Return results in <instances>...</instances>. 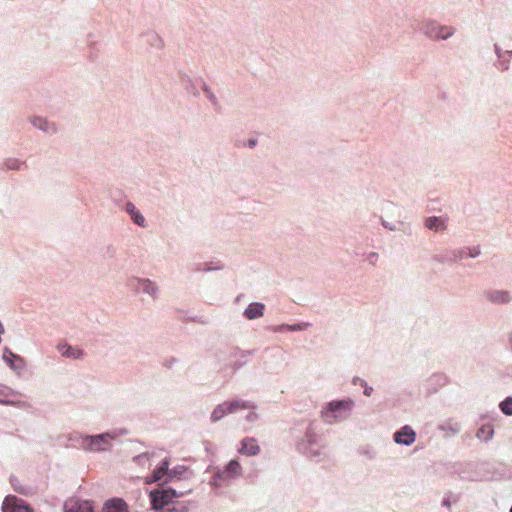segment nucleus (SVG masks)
I'll return each instance as SVG.
<instances>
[{
  "mask_svg": "<svg viewBox=\"0 0 512 512\" xmlns=\"http://www.w3.org/2000/svg\"><path fill=\"white\" fill-rule=\"evenodd\" d=\"M255 144H256V143H255V141H254V140L249 141V145H250L251 147H253Z\"/></svg>",
  "mask_w": 512,
  "mask_h": 512,
  "instance_id": "obj_30",
  "label": "nucleus"
},
{
  "mask_svg": "<svg viewBox=\"0 0 512 512\" xmlns=\"http://www.w3.org/2000/svg\"><path fill=\"white\" fill-rule=\"evenodd\" d=\"M180 496H182V493H177L173 489L154 490L150 493L152 508L155 510L168 508L172 506V503H175L173 499Z\"/></svg>",
  "mask_w": 512,
  "mask_h": 512,
  "instance_id": "obj_2",
  "label": "nucleus"
},
{
  "mask_svg": "<svg viewBox=\"0 0 512 512\" xmlns=\"http://www.w3.org/2000/svg\"><path fill=\"white\" fill-rule=\"evenodd\" d=\"M5 166L8 169H19L20 168V162L17 159H8L5 162Z\"/></svg>",
  "mask_w": 512,
  "mask_h": 512,
  "instance_id": "obj_23",
  "label": "nucleus"
},
{
  "mask_svg": "<svg viewBox=\"0 0 512 512\" xmlns=\"http://www.w3.org/2000/svg\"><path fill=\"white\" fill-rule=\"evenodd\" d=\"M353 407L351 400L332 401L328 404L326 410L322 412V416L328 421L332 422L338 418H345Z\"/></svg>",
  "mask_w": 512,
  "mask_h": 512,
  "instance_id": "obj_1",
  "label": "nucleus"
},
{
  "mask_svg": "<svg viewBox=\"0 0 512 512\" xmlns=\"http://www.w3.org/2000/svg\"><path fill=\"white\" fill-rule=\"evenodd\" d=\"M65 512H94L91 502L70 499L65 503Z\"/></svg>",
  "mask_w": 512,
  "mask_h": 512,
  "instance_id": "obj_7",
  "label": "nucleus"
},
{
  "mask_svg": "<svg viewBox=\"0 0 512 512\" xmlns=\"http://www.w3.org/2000/svg\"><path fill=\"white\" fill-rule=\"evenodd\" d=\"M113 437L108 434H100L96 436H91L87 439V448L90 451H104L110 447V441Z\"/></svg>",
  "mask_w": 512,
  "mask_h": 512,
  "instance_id": "obj_4",
  "label": "nucleus"
},
{
  "mask_svg": "<svg viewBox=\"0 0 512 512\" xmlns=\"http://www.w3.org/2000/svg\"><path fill=\"white\" fill-rule=\"evenodd\" d=\"M141 284H142V286H143V289H144L147 293L151 294L152 296H154V295H155L156 290H157V287H156L152 282H150V281H148V280H145V281H143Z\"/></svg>",
  "mask_w": 512,
  "mask_h": 512,
  "instance_id": "obj_22",
  "label": "nucleus"
},
{
  "mask_svg": "<svg viewBox=\"0 0 512 512\" xmlns=\"http://www.w3.org/2000/svg\"><path fill=\"white\" fill-rule=\"evenodd\" d=\"M494 429L492 425H483L477 432V437L483 441H488L493 437Z\"/></svg>",
  "mask_w": 512,
  "mask_h": 512,
  "instance_id": "obj_15",
  "label": "nucleus"
},
{
  "mask_svg": "<svg viewBox=\"0 0 512 512\" xmlns=\"http://www.w3.org/2000/svg\"><path fill=\"white\" fill-rule=\"evenodd\" d=\"M3 360L9 365V367L13 370H20L24 367V361L23 359L14 354L11 350L8 348L4 349L3 352Z\"/></svg>",
  "mask_w": 512,
  "mask_h": 512,
  "instance_id": "obj_9",
  "label": "nucleus"
},
{
  "mask_svg": "<svg viewBox=\"0 0 512 512\" xmlns=\"http://www.w3.org/2000/svg\"><path fill=\"white\" fill-rule=\"evenodd\" d=\"M102 512H128V506L121 499H113L105 503Z\"/></svg>",
  "mask_w": 512,
  "mask_h": 512,
  "instance_id": "obj_12",
  "label": "nucleus"
},
{
  "mask_svg": "<svg viewBox=\"0 0 512 512\" xmlns=\"http://www.w3.org/2000/svg\"><path fill=\"white\" fill-rule=\"evenodd\" d=\"M501 411L506 415H512V398H507L500 403Z\"/></svg>",
  "mask_w": 512,
  "mask_h": 512,
  "instance_id": "obj_21",
  "label": "nucleus"
},
{
  "mask_svg": "<svg viewBox=\"0 0 512 512\" xmlns=\"http://www.w3.org/2000/svg\"><path fill=\"white\" fill-rule=\"evenodd\" d=\"M127 211L129 212L131 217H134V213L137 212L135 206L133 204H131V203L127 204Z\"/></svg>",
  "mask_w": 512,
  "mask_h": 512,
  "instance_id": "obj_28",
  "label": "nucleus"
},
{
  "mask_svg": "<svg viewBox=\"0 0 512 512\" xmlns=\"http://www.w3.org/2000/svg\"><path fill=\"white\" fill-rule=\"evenodd\" d=\"M372 388L365 389V395L370 396Z\"/></svg>",
  "mask_w": 512,
  "mask_h": 512,
  "instance_id": "obj_29",
  "label": "nucleus"
},
{
  "mask_svg": "<svg viewBox=\"0 0 512 512\" xmlns=\"http://www.w3.org/2000/svg\"><path fill=\"white\" fill-rule=\"evenodd\" d=\"M265 306L262 303H251L244 311V315L247 319L254 320L263 316Z\"/></svg>",
  "mask_w": 512,
  "mask_h": 512,
  "instance_id": "obj_11",
  "label": "nucleus"
},
{
  "mask_svg": "<svg viewBox=\"0 0 512 512\" xmlns=\"http://www.w3.org/2000/svg\"><path fill=\"white\" fill-rule=\"evenodd\" d=\"M426 227L434 229L436 231L445 229V225L442 219L438 217H430L426 220Z\"/></svg>",
  "mask_w": 512,
  "mask_h": 512,
  "instance_id": "obj_16",
  "label": "nucleus"
},
{
  "mask_svg": "<svg viewBox=\"0 0 512 512\" xmlns=\"http://www.w3.org/2000/svg\"><path fill=\"white\" fill-rule=\"evenodd\" d=\"M479 252L477 251L475 254H471V257H474L478 254Z\"/></svg>",
  "mask_w": 512,
  "mask_h": 512,
  "instance_id": "obj_31",
  "label": "nucleus"
},
{
  "mask_svg": "<svg viewBox=\"0 0 512 512\" xmlns=\"http://www.w3.org/2000/svg\"><path fill=\"white\" fill-rule=\"evenodd\" d=\"M33 124H34L35 126H38L40 129H44V130H45V129H46L45 125H46L47 123H46V121H45V120L38 118V119H34V120H33Z\"/></svg>",
  "mask_w": 512,
  "mask_h": 512,
  "instance_id": "obj_27",
  "label": "nucleus"
},
{
  "mask_svg": "<svg viewBox=\"0 0 512 512\" xmlns=\"http://www.w3.org/2000/svg\"><path fill=\"white\" fill-rule=\"evenodd\" d=\"M136 224L144 226L145 218L137 211L134 213V217H131Z\"/></svg>",
  "mask_w": 512,
  "mask_h": 512,
  "instance_id": "obj_25",
  "label": "nucleus"
},
{
  "mask_svg": "<svg viewBox=\"0 0 512 512\" xmlns=\"http://www.w3.org/2000/svg\"><path fill=\"white\" fill-rule=\"evenodd\" d=\"M241 454L247 456H255L260 452V447L255 438H244L241 441V447L239 448Z\"/></svg>",
  "mask_w": 512,
  "mask_h": 512,
  "instance_id": "obj_8",
  "label": "nucleus"
},
{
  "mask_svg": "<svg viewBox=\"0 0 512 512\" xmlns=\"http://www.w3.org/2000/svg\"><path fill=\"white\" fill-rule=\"evenodd\" d=\"M11 394H12V392L8 388L0 387V403L1 404H14V402H12L8 399Z\"/></svg>",
  "mask_w": 512,
  "mask_h": 512,
  "instance_id": "obj_20",
  "label": "nucleus"
},
{
  "mask_svg": "<svg viewBox=\"0 0 512 512\" xmlns=\"http://www.w3.org/2000/svg\"><path fill=\"white\" fill-rule=\"evenodd\" d=\"M169 463L167 460H164L161 465L153 472L149 483L160 481L167 474Z\"/></svg>",
  "mask_w": 512,
  "mask_h": 512,
  "instance_id": "obj_13",
  "label": "nucleus"
},
{
  "mask_svg": "<svg viewBox=\"0 0 512 512\" xmlns=\"http://www.w3.org/2000/svg\"><path fill=\"white\" fill-rule=\"evenodd\" d=\"M58 349L62 353V355L69 358H80L83 354L81 350L73 348L71 346L63 345L59 346Z\"/></svg>",
  "mask_w": 512,
  "mask_h": 512,
  "instance_id": "obj_14",
  "label": "nucleus"
},
{
  "mask_svg": "<svg viewBox=\"0 0 512 512\" xmlns=\"http://www.w3.org/2000/svg\"><path fill=\"white\" fill-rule=\"evenodd\" d=\"M416 433L410 426H404L394 434V440L398 444L410 445L415 441Z\"/></svg>",
  "mask_w": 512,
  "mask_h": 512,
  "instance_id": "obj_6",
  "label": "nucleus"
},
{
  "mask_svg": "<svg viewBox=\"0 0 512 512\" xmlns=\"http://www.w3.org/2000/svg\"><path fill=\"white\" fill-rule=\"evenodd\" d=\"M166 512H189L188 505L184 502L172 503V506L166 508Z\"/></svg>",
  "mask_w": 512,
  "mask_h": 512,
  "instance_id": "obj_19",
  "label": "nucleus"
},
{
  "mask_svg": "<svg viewBox=\"0 0 512 512\" xmlns=\"http://www.w3.org/2000/svg\"><path fill=\"white\" fill-rule=\"evenodd\" d=\"M510 512H512V506H511Z\"/></svg>",
  "mask_w": 512,
  "mask_h": 512,
  "instance_id": "obj_32",
  "label": "nucleus"
},
{
  "mask_svg": "<svg viewBox=\"0 0 512 512\" xmlns=\"http://www.w3.org/2000/svg\"><path fill=\"white\" fill-rule=\"evenodd\" d=\"M253 407L250 403L248 402H240V401H234V402H231L228 407H226V413H234V412H237L238 410H251ZM256 417L255 413L252 412V411H249L248 415H247V418L249 420H252Z\"/></svg>",
  "mask_w": 512,
  "mask_h": 512,
  "instance_id": "obj_10",
  "label": "nucleus"
},
{
  "mask_svg": "<svg viewBox=\"0 0 512 512\" xmlns=\"http://www.w3.org/2000/svg\"><path fill=\"white\" fill-rule=\"evenodd\" d=\"M490 300L497 303H506L510 301V296L506 291H495L490 294Z\"/></svg>",
  "mask_w": 512,
  "mask_h": 512,
  "instance_id": "obj_17",
  "label": "nucleus"
},
{
  "mask_svg": "<svg viewBox=\"0 0 512 512\" xmlns=\"http://www.w3.org/2000/svg\"><path fill=\"white\" fill-rule=\"evenodd\" d=\"M241 472V466L240 464L232 460L226 465V474H230L231 476H237Z\"/></svg>",
  "mask_w": 512,
  "mask_h": 512,
  "instance_id": "obj_18",
  "label": "nucleus"
},
{
  "mask_svg": "<svg viewBox=\"0 0 512 512\" xmlns=\"http://www.w3.org/2000/svg\"><path fill=\"white\" fill-rule=\"evenodd\" d=\"M310 326L309 323H299V324H295L293 326H288V328L292 331H299V330H305L307 329L308 327Z\"/></svg>",
  "mask_w": 512,
  "mask_h": 512,
  "instance_id": "obj_24",
  "label": "nucleus"
},
{
  "mask_svg": "<svg viewBox=\"0 0 512 512\" xmlns=\"http://www.w3.org/2000/svg\"><path fill=\"white\" fill-rule=\"evenodd\" d=\"M223 410L221 408L215 409L211 415V418L213 421H218L223 416Z\"/></svg>",
  "mask_w": 512,
  "mask_h": 512,
  "instance_id": "obj_26",
  "label": "nucleus"
},
{
  "mask_svg": "<svg viewBox=\"0 0 512 512\" xmlns=\"http://www.w3.org/2000/svg\"><path fill=\"white\" fill-rule=\"evenodd\" d=\"M3 512H33L22 499L15 496H7L2 504Z\"/></svg>",
  "mask_w": 512,
  "mask_h": 512,
  "instance_id": "obj_3",
  "label": "nucleus"
},
{
  "mask_svg": "<svg viewBox=\"0 0 512 512\" xmlns=\"http://www.w3.org/2000/svg\"><path fill=\"white\" fill-rule=\"evenodd\" d=\"M424 30L429 37L435 39H447L453 34L452 28L446 26H438L433 22L427 23Z\"/></svg>",
  "mask_w": 512,
  "mask_h": 512,
  "instance_id": "obj_5",
  "label": "nucleus"
}]
</instances>
